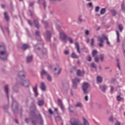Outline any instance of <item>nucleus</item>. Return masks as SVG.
<instances>
[{
    "mask_svg": "<svg viewBox=\"0 0 125 125\" xmlns=\"http://www.w3.org/2000/svg\"><path fill=\"white\" fill-rule=\"evenodd\" d=\"M31 113H30V119L32 125H37L38 124V120L39 122L40 125H43V118H42V116L41 114H39L38 116L36 115L35 112L36 111V105L35 104H32L30 106Z\"/></svg>",
    "mask_w": 125,
    "mask_h": 125,
    "instance_id": "nucleus-1",
    "label": "nucleus"
},
{
    "mask_svg": "<svg viewBox=\"0 0 125 125\" xmlns=\"http://www.w3.org/2000/svg\"><path fill=\"white\" fill-rule=\"evenodd\" d=\"M8 57V52L6 50V47L3 43H0V59L3 61H6Z\"/></svg>",
    "mask_w": 125,
    "mask_h": 125,
    "instance_id": "nucleus-2",
    "label": "nucleus"
},
{
    "mask_svg": "<svg viewBox=\"0 0 125 125\" xmlns=\"http://www.w3.org/2000/svg\"><path fill=\"white\" fill-rule=\"evenodd\" d=\"M89 87V84L86 82H83L82 85V89L83 94H88V88Z\"/></svg>",
    "mask_w": 125,
    "mask_h": 125,
    "instance_id": "nucleus-3",
    "label": "nucleus"
},
{
    "mask_svg": "<svg viewBox=\"0 0 125 125\" xmlns=\"http://www.w3.org/2000/svg\"><path fill=\"white\" fill-rule=\"evenodd\" d=\"M104 40H105V41H108V37L106 36V35L105 34H103V37H98V41L100 42V43H99V46H100V47H103V46H104V45L103 44V43H104Z\"/></svg>",
    "mask_w": 125,
    "mask_h": 125,
    "instance_id": "nucleus-4",
    "label": "nucleus"
},
{
    "mask_svg": "<svg viewBox=\"0 0 125 125\" xmlns=\"http://www.w3.org/2000/svg\"><path fill=\"white\" fill-rule=\"evenodd\" d=\"M18 103L16 101V100H14L13 98H12V108L13 110L14 113H17L18 112Z\"/></svg>",
    "mask_w": 125,
    "mask_h": 125,
    "instance_id": "nucleus-5",
    "label": "nucleus"
},
{
    "mask_svg": "<svg viewBox=\"0 0 125 125\" xmlns=\"http://www.w3.org/2000/svg\"><path fill=\"white\" fill-rule=\"evenodd\" d=\"M72 82V87L74 89H77L78 88V84L81 82V80L77 78L73 79Z\"/></svg>",
    "mask_w": 125,
    "mask_h": 125,
    "instance_id": "nucleus-6",
    "label": "nucleus"
},
{
    "mask_svg": "<svg viewBox=\"0 0 125 125\" xmlns=\"http://www.w3.org/2000/svg\"><path fill=\"white\" fill-rule=\"evenodd\" d=\"M44 37L47 42H50V39H51V32L49 30H46L44 33Z\"/></svg>",
    "mask_w": 125,
    "mask_h": 125,
    "instance_id": "nucleus-7",
    "label": "nucleus"
},
{
    "mask_svg": "<svg viewBox=\"0 0 125 125\" xmlns=\"http://www.w3.org/2000/svg\"><path fill=\"white\" fill-rule=\"evenodd\" d=\"M4 92L6 94V97L8 99V101L9 99V85H6L4 86Z\"/></svg>",
    "mask_w": 125,
    "mask_h": 125,
    "instance_id": "nucleus-8",
    "label": "nucleus"
},
{
    "mask_svg": "<svg viewBox=\"0 0 125 125\" xmlns=\"http://www.w3.org/2000/svg\"><path fill=\"white\" fill-rule=\"evenodd\" d=\"M62 71V68H60L59 66H57L54 69V75L55 76H59L61 74V71Z\"/></svg>",
    "mask_w": 125,
    "mask_h": 125,
    "instance_id": "nucleus-9",
    "label": "nucleus"
},
{
    "mask_svg": "<svg viewBox=\"0 0 125 125\" xmlns=\"http://www.w3.org/2000/svg\"><path fill=\"white\" fill-rule=\"evenodd\" d=\"M21 85H22V86H24V87H29L30 82H29V80H21Z\"/></svg>",
    "mask_w": 125,
    "mask_h": 125,
    "instance_id": "nucleus-10",
    "label": "nucleus"
},
{
    "mask_svg": "<svg viewBox=\"0 0 125 125\" xmlns=\"http://www.w3.org/2000/svg\"><path fill=\"white\" fill-rule=\"evenodd\" d=\"M26 73H25V71L24 70H22L20 71L18 75V77L20 78V79H21V80H23V79H25Z\"/></svg>",
    "mask_w": 125,
    "mask_h": 125,
    "instance_id": "nucleus-11",
    "label": "nucleus"
},
{
    "mask_svg": "<svg viewBox=\"0 0 125 125\" xmlns=\"http://www.w3.org/2000/svg\"><path fill=\"white\" fill-rule=\"evenodd\" d=\"M35 37L36 40L38 41H42V37H41V31L39 30H36L35 32Z\"/></svg>",
    "mask_w": 125,
    "mask_h": 125,
    "instance_id": "nucleus-12",
    "label": "nucleus"
},
{
    "mask_svg": "<svg viewBox=\"0 0 125 125\" xmlns=\"http://www.w3.org/2000/svg\"><path fill=\"white\" fill-rule=\"evenodd\" d=\"M58 105L60 107L61 110H62V111L64 112L65 109H64V105H63V103H62V100H61L60 99H59L58 100Z\"/></svg>",
    "mask_w": 125,
    "mask_h": 125,
    "instance_id": "nucleus-13",
    "label": "nucleus"
},
{
    "mask_svg": "<svg viewBox=\"0 0 125 125\" xmlns=\"http://www.w3.org/2000/svg\"><path fill=\"white\" fill-rule=\"evenodd\" d=\"M68 38V36L64 32H62L60 33V39L62 40V41H66Z\"/></svg>",
    "mask_w": 125,
    "mask_h": 125,
    "instance_id": "nucleus-14",
    "label": "nucleus"
},
{
    "mask_svg": "<svg viewBox=\"0 0 125 125\" xmlns=\"http://www.w3.org/2000/svg\"><path fill=\"white\" fill-rule=\"evenodd\" d=\"M48 72H47L46 71H45L44 69H43L41 72V78L42 79H43V76H46L48 74Z\"/></svg>",
    "mask_w": 125,
    "mask_h": 125,
    "instance_id": "nucleus-15",
    "label": "nucleus"
},
{
    "mask_svg": "<svg viewBox=\"0 0 125 125\" xmlns=\"http://www.w3.org/2000/svg\"><path fill=\"white\" fill-rule=\"evenodd\" d=\"M40 88L42 89V91H45V90H46V86H45L44 83H41Z\"/></svg>",
    "mask_w": 125,
    "mask_h": 125,
    "instance_id": "nucleus-16",
    "label": "nucleus"
},
{
    "mask_svg": "<svg viewBox=\"0 0 125 125\" xmlns=\"http://www.w3.org/2000/svg\"><path fill=\"white\" fill-rule=\"evenodd\" d=\"M99 87L100 89H101V90L103 92H105V91H106V89H107V86L106 85H101Z\"/></svg>",
    "mask_w": 125,
    "mask_h": 125,
    "instance_id": "nucleus-17",
    "label": "nucleus"
},
{
    "mask_svg": "<svg viewBox=\"0 0 125 125\" xmlns=\"http://www.w3.org/2000/svg\"><path fill=\"white\" fill-rule=\"evenodd\" d=\"M33 23L36 28H37V29H39V28H40V24H39V21H38V20L37 19L33 20Z\"/></svg>",
    "mask_w": 125,
    "mask_h": 125,
    "instance_id": "nucleus-18",
    "label": "nucleus"
},
{
    "mask_svg": "<svg viewBox=\"0 0 125 125\" xmlns=\"http://www.w3.org/2000/svg\"><path fill=\"white\" fill-rule=\"evenodd\" d=\"M37 85H35V87L33 88V91L34 92V95L35 97H38L39 96V93L38 92V89H37Z\"/></svg>",
    "mask_w": 125,
    "mask_h": 125,
    "instance_id": "nucleus-19",
    "label": "nucleus"
},
{
    "mask_svg": "<svg viewBox=\"0 0 125 125\" xmlns=\"http://www.w3.org/2000/svg\"><path fill=\"white\" fill-rule=\"evenodd\" d=\"M13 90L16 92V93H18L19 92V88L18 87V86H17V84H15L14 86L13 87Z\"/></svg>",
    "mask_w": 125,
    "mask_h": 125,
    "instance_id": "nucleus-20",
    "label": "nucleus"
},
{
    "mask_svg": "<svg viewBox=\"0 0 125 125\" xmlns=\"http://www.w3.org/2000/svg\"><path fill=\"white\" fill-rule=\"evenodd\" d=\"M4 18L6 21V22H9L10 21V19L9 18V16L7 14V12H5L4 13Z\"/></svg>",
    "mask_w": 125,
    "mask_h": 125,
    "instance_id": "nucleus-21",
    "label": "nucleus"
},
{
    "mask_svg": "<svg viewBox=\"0 0 125 125\" xmlns=\"http://www.w3.org/2000/svg\"><path fill=\"white\" fill-rule=\"evenodd\" d=\"M75 46L77 49V52H78V53L81 54V50L80 49V44L78 42H75Z\"/></svg>",
    "mask_w": 125,
    "mask_h": 125,
    "instance_id": "nucleus-22",
    "label": "nucleus"
},
{
    "mask_svg": "<svg viewBox=\"0 0 125 125\" xmlns=\"http://www.w3.org/2000/svg\"><path fill=\"white\" fill-rule=\"evenodd\" d=\"M84 74V71H81V70L78 69L77 71V76H79V77H81L82 75H83Z\"/></svg>",
    "mask_w": 125,
    "mask_h": 125,
    "instance_id": "nucleus-23",
    "label": "nucleus"
},
{
    "mask_svg": "<svg viewBox=\"0 0 125 125\" xmlns=\"http://www.w3.org/2000/svg\"><path fill=\"white\" fill-rule=\"evenodd\" d=\"M29 47H30L29 45L27 44H24L21 47V49H22V50H26V49H27V48H29Z\"/></svg>",
    "mask_w": 125,
    "mask_h": 125,
    "instance_id": "nucleus-24",
    "label": "nucleus"
},
{
    "mask_svg": "<svg viewBox=\"0 0 125 125\" xmlns=\"http://www.w3.org/2000/svg\"><path fill=\"white\" fill-rule=\"evenodd\" d=\"M75 106L77 108H83V104H82L81 102L77 103V104L75 105Z\"/></svg>",
    "mask_w": 125,
    "mask_h": 125,
    "instance_id": "nucleus-25",
    "label": "nucleus"
},
{
    "mask_svg": "<svg viewBox=\"0 0 125 125\" xmlns=\"http://www.w3.org/2000/svg\"><path fill=\"white\" fill-rule=\"evenodd\" d=\"M31 61H33V56H29L27 57V63H30Z\"/></svg>",
    "mask_w": 125,
    "mask_h": 125,
    "instance_id": "nucleus-26",
    "label": "nucleus"
},
{
    "mask_svg": "<svg viewBox=\"0 0 125 125\" xmlns=\"http://www.w3.org/2000/svg\"><path fill=\"white\" fill-rule=\"evenodd\" d=\"M42 47H43V46L40 44L35 45V48L37 50H41V48H42Z\"/></svg>",
    "mask_w": 125,
    "mask_h": 125,
    "instance_id": "nucleus-27",
    "label": "nucleus"
},
{
    "mask_svg": "<svg viewBox=\"0 0 125 125\" xmlns=\"http://www.w3.org/2000/svg\"><path fill=\"white\" fill-rule=\"evenodd\" d=\"M116 66L118 68L119 70L121 71L122 68H121V63H120L119 60H117Z\"/></svg>",
    "mask_w": 125,
    "mask_h": 125,
    "instance_id": "nucleus-28",
    "label": "nucleus"
},
{
    "mask_svg": "<svg viewBox=\"0 0 125 125\" xmlns=\"http://www.w3.org/2000/svg\"><path fill=\"white\" fill-rule=\"evenodd\" d=\"M39 2H41L44 7H46V2L44 0H39Z\"/></svg>",
    "mask_w": 125,
    "mask_h": 125,
    "instance_id": "nucleus-29",
    "label": "nucleus"
},
{
    "mask_svg": "<svg viewBox=\"0 0 125 125\" xmlns=\"http://www.w3.org/2000/svg\"><path fill=\"white\" fill-rule=\"evenodd\" d=\"M44 104V101L43 100H39L38 102V104L39 106H42Z\"/></svg>",
    "mask_w": 125,
    "mask_h": 125,
    "instance_id": "nucleus-30",
    "label": "nucleus"
},
{
    "mask_svg": "<svg viewBox=\"0 0 125 125\" xmlns=\"http://www.w3.org/2000/svg\"><path fill=\"white\" fill-rule=\"evenodd\" d=\"M47 81H48V82H51L52 81V77H51V76H50V75H49V74H48L47 76Z\"/></svg>",
    "mask_w": 125,
    "mask_h": 125,
    "instance_id": "nucleus-31",
    "label": "nucleus"
},
{
    "mask_svg": "<svg viewBox=\"0 0 125 125\" xmlns=\"http://www.w3.org/2000/svg\"><path fill=\"white\" fill-rule=\"evenodd\" d=\"M111 12L113 16H116L117 15V11L115 9L111 10Z\"/></svg>",
    "mask_w": 125,
    "mask_h": 125,
    "instance_id": "nucleus-32",
    "label": "nucleus"
},
{
    "mask_svg": "<svg viewBox=\"0 0 125 125\" xmlns=\"http://www.w3.org/2000/svg\"><path fill=\"white\" fill-rule=\"evenodd\" d=\"M116 35L117 36V42H120V33H119V31H116Z\"/></svg>",
    "mask_w": 125,
    "mask_h": 125,
    "instance_id": "nucleus-33",
    "label": "nucleus"
},
{
    "mask_svg": "<svg viewBox=\"0 0 125 125\" xmlns=\"http://www.w3.org/2000/svg\"><path fill=\"white\" fill-rule=\"evenodd\" d=\"M97 80V82H98V83H102V77H101L100 76H98Z\"/></svg>",
    "mask_w": 125,
    "mask_h": 125,
    "instance_id": "nucleus-34",
    "label": "nucleus"
},
{
    "mask_svg": "<svg viewBox=\"0 0 125 125\" xmlns=\"http://www.w3.org/2000/svg\"><path fill=\"white\" fill-rule=\"evenodd\" d=\"M42 22L44 24L45 28H47V25H48V22L47 21H42Z\"/></svg>",
    "mask_w": 125,
    "mask_h": 125,
    "instance_id": "nucleus-35",
    "label": "nucleus"
},
{
    "mask_svg": "<svg viewBox=\"0 0 125 125\" xmlns=\"http://www.w3.org/2000/svg\"><path fill=\"white\" fill-rule=\"evenodd\" d=\"M118 29H119V30L120 31V32H123V30H124V28L123 27V25L121 24H119Z\"/></svg>",
    "mask_w": 125,
    "mask_h": 125,
    "instance_id": "nucleus-36",
    "label": "nucleus"
},
{
    "mask_svg": "<svg viewBox=\"0 0 125 125\" xmlns=\"http://www.w3.org/2000/svg\"><path fill=\"white\" fill-rule=\"evenodd\" d=\"M105 12H106V8H104L101 9V14L102 15L105 14Z\"/></svg>",
    "mask_w": 125,
    "mask_h": 125,
    "instance_id": "nucleus-37",
    "label": "nucleus"
},
{
    "mask_svg": "<svg viewBox=\"0 0 125 125\" xmlns=\"http://www.w3.org/2000/svg\"><path fill=\"white\" fill-rule=\"evenodd\" d=\"M66 40H68L70 43H73L74 42V41H73V39H72V38L67 37Z\"/></svg>",
    "mask_w": 125,
    "mask_h": 125,
    "instance_id": "nucleus-38",
    "label": "nucleus"
},
{
    "mask_svg": "<svg viewBox=\"0 0 125 125\" xmlns=\"http://www.w3.org/2000/svg\"><path fill=\"white\" fill-rule=\"evenodd\" d=\"M96 54H97V50H93L92 53V56L94 57L95 55H96Z\"/></svg>",
    "mask_w": 125,
    "mask_h": 125,
    "instance_id": "nucleus-39",
    "label": "nucleus"
},
{
    "mask_svg": "<svg viewBox=\"0 0 125 125\" xmlns=\"http://www.w3.org/2000/svg\"><path fill=\"white\" fill-rule=\"evenodd\" d=\"M2 108L6 111V110H7L8 109V104H6L4 105H3L2 106Z\"/></svg>",
    "mask_w": 125,
    "mask_h": 125,
    "instance_id": "nucleus-40",
    "label": "nucleus"
},
{
    "mask_svg": "<svg viewBox=\"0 0 125 125\" xmlns=\"http://www.w3.org/2000/svg\"><path fill=\"white\" fill-rule=\"evenodd\" d=\"M78 21L80 23H83V20L82 18V16L79 17Z\"/></svg>",
    "mask_w": 125,
    "mask_h": 125,
    "instance_id": "nucleus-41",
    "label": "nucleus"
},
{
    "mask_svg": "<svg viewBox=\"0 0 125 125\" xmlns=\"http://www.w3.org/2000/svg\"><path fill=\"white\" fill-rule=\"evenodd\" d=\"M72 58H78V56L75 53H73L71 55Z\"/></svg>",
    "mask_w": 125,
    "mask_h": 125,
    "instance_id": "nucleus-42",
    "label": "nucleus"
},
{
    "mask_svg": "<svg viewBox=\"0 0 125 125\" xmlns=\"http://www.w3.org/2000/svg\"><path fill=\"white\" fill-rule=\"evenodd\" d=\"M91 66L92 67V68H94V69H97V67L96 65H95V64L94 62H92L91 64Z\"/></svg>",
    "mask_w": 125,
    "mask_h": 125,
    "instance_id": "nucleus-43",
    "label": "nucleus"
},
{
    "mask_svg": "<svg viewBox=\"0 0 125 125\" xmlns=\"http://www.w3.org/2000/svg\"><path fill=\"white\" fill-rule=\"evenodd\" d=\"M69 53H70V52H69V50H65L64 51V54L65 55H69Z\"/></svg>",
    "mask_w": 125,
    "mask_h": 125,
    "instance_id": "nucleus-44",
    "label": "nucleus"
},
{
    "mask_svg": "<svg viewBox=\"0 0 125 125\" xmlns=\"http://www.w3.org/2000/svg\"><path fill=\"white\" fill-rule=\"evenodd\" d=\"M91 45H92V46H94V39L93 38L91 39Z\"/></svg>",
    "mask_w": 125,
    "mask_h": 125,
    "instance_id": "nucleus-45",
    "label": "nucleus"
},
{
    "mask_svg": "<svg viewBox=\"0 0 125 125\" xmlns=\"http://www.w3.org/2000/svg\"><path fill=\"white\" fill-rule=\"evenodd\" d=\"M100 59L101 61H103V60H104V54H101L100 55Z\"/></svg>",
    "mask_w": 125,
    "mask_h": 125,
    "instance_id": "nucleus-46",
    "label": "nucleus"
},
{
    "mask_svg": "<svg viewBox=\"0 0 125 125\" xmlns=\"http://www.w3.org/2000/svg\"><path fill=\"white\" fill-rule=\"evenodd\" d=\"M42 53L43 54H46L47 53V51L46 50V49L45 48L43 49Z\"/></svg>",
    "mask_w": 125,
    "mask_h": 125,
    "instance_id": "nucleus-47",
    "label": "nucleus"
},
{
    "mask_svg": "<svg viewBox=\"0 0 125 125\" xmlns=\"http://www.w3.org/2000/svg\"><path fill=\"white\" fill-rule=\"evenodd\" d=\"M27 22L30 26H33V22L31 20H27Z\"/></svg>",
    "mask_w": 125,
    "mask_h": 125,
    "instance_id": "nucleus-48",
    "label": "nucleus"
},
{
    "mask_svg": "<svg viewBox=\"0 0 125 125\" xmlns=\"http://www.w3.org/2000/svg\"><path fill=\"white\" fill-rule=\"evenodd\" d=\"M117 99L118 101H121L122 99L121 97V96L119 95L117 97Z\"/></svg>",
    "mask_w": 125,
    "mask_h": 125,
    "instance_id": "nucleus-49",
    "label": "nucleus"
},
{
    "mask_svg": "<svg viewBox=\"0 0 125 125\" xmlns=\"http://www.w3.org/2000/svg\"><path fill=\"white\" fill-rule=\"evenodd\" d=\"M34 2H29V7H33L34 6Z\"/></svg>",
    "mask_w": 125,
    "mask_h": 125,
    "instance_id": "nucleus-50",
    "label": "nucleus"
},
{
    "mask_svg": "<svg viewBox=\"0 0 125 125\" xmlns=\"http://www.w3.org/2000/svg\"><path fill=\"white\" fill-rule=\"evenodd\" d=\"M89 33H90L89 30H86L85 32V34L86 36H89Z\"/></svg>",
    "mask_w": 125,
    "mask_h": 125,
    "instance_id": "nucleus-51",
    "label": "nucleus"
},
{
    "mask_svg": "<svg viewBox=\"0 0 125 125\" xmlns=\"http://www.w3.org/2000/svg\"><path fill=\"white\" fill-rule=\"evenodd\" d=\"M111 89H110V93L111 94H112L113 92L114 91V87L113 86H110Z\"/></svg>",
    "mask_w": 125,
    "mask_h": 125,
    "instance_id": "nucleus-52",
    "label": "nucleus"
},
{
    "mask_svg": "<svg viewBox=\"0 0 125 125\" xmlns=\"http://www.w3.org/2000/svg\"><path fill=\"white\" fill-rule=\"evenodd\" d=\"M55 119L56 121H60V120H61V117H60V116H58L55 117Z\"/></svg>",
    "mask_w": 125,
    "mask_h": 125,
    "instance_id": "nucleus-53",
    "label": "nucleus"
},
{
    "mask_svg": "<svg viewBox=\"0 0 125 125\" xmlns=\"http://www.w3.org/2000/svg\"><path fill=\"white\" fill-rule=\"evenodd\" d=\"M87 61H89V62L91 61V57H90V55H88V58H87Z\"/></svg>",
    "mask_w": 125,
    "mask_h": 125,
    "instance_id": "nucleus-54",
    "label": "nucleus"
},
{
    "mask_svg": "<svg viewBox=\"0 0 125 125\" xmlns=\"http://www.w3.org/2000/svg\"><path fill=\"white\" fill-rule=\"evenodd\" d=\"M100 8V7L99 6H97L95 8V12H98L99 11V9Z\"/></svg>",
    "mask_w": 125,
    "mask_h": 125,
    "instance_id": "nucleus-55",
    "label": "nucleus"
},
{
    "mask_svg": "<svg viewBox=\"0 0 125 125\" xmlns=\"http://www.w3.org/2000/svg\"><path fill=\"white\" fill-rule=\"evenodd\" d=\"M121 7H122V10L123 11H125V5L124 4H122Z\"/></svg>",
    "mask_w": 125,
    "mask_h": 125,
    "instance_id": "nucleus-56",
    "label": "nucleus"
},
{
    "mask_svg": "<svg viewBox=\"0 0 125 125\" xmlns=\"http://www.w3.org/2000/svg\"><path fill=\"white\" fill-rule=\"evenodd\" d=\"M92 2H90L89 3L87 4V6L88 7H92Z\"/></svg>",
    "mask_w": 125,
    "mask_h": 125,
    "instance_id": "nucleus-57",
    "label": "nucleus"
},
{
    "mask_svg": "<svg viewBox=\"0 0 125 125\" xmlns=\"http://www.w3.org/2000/svg\"><path fill=\"white\" fill-rule=\"evenodd\" d=\"M90 41V39H89V38L88 37H87L86 38V42L87 43H89V42Z\"/></svg>",
    "mask_w": 125,
    "mask_h": 125,
    "instance_id": "nucleus-58",
    "label": "nucleus"
},
{
    "mask_svg": "<svg viewBox=\"0 0 125 125\" xmlns=\"http://www.w3.org/2000/svg\"><path fill=\"white\" fill-rule=\"evenodd\" d=\"M95 61L96 62H99V59L97 57H95Z\"/></svg>",
    "mask_w": 125,
    "mask_h": 125,
    "instance_id": "nucleus-59",
    "label": "nucleus"
},
{
    "mask_svg": "<svg viewBox=\"0 0 125 125\" xmlns=\"http://www.w3.org/2000/svg\"><path fill=\"white\" fill-rule=\"evenodd\" d=\"M71 108H72V105H70L69 107V108H68V109H69L70 112H74V110H72V109H71Z\"/></svg>",
    "mask_w": 125,
    "mask_h": 125,
    "instance_id": "nucleus-60",
    "label": "nucleus"
},
{
    "mask_svg": "<svg viewBox=\"0 0 125 125\" xmlns=\"http://www.w3.org/2000/svg\"><path fill=\"white\" fill-rule=\"evenodd\" d=\"M84 99L85 100V101H88V96H85Z\"/></svg>",
    "mask_w": 125,
    "mask_h": 125,
    "instance_id": "nucleus-61",
    "label": "nucleus"
},
{
    "mask_svg": "<svg viewBox=\"0 0 125 125\" xmlns=\"http://www.w3.org/2000/svg\"><path fill=\"white\" fill-rule=\"evenodd\" d=\"M109 120L110 122H113V117L112 116H110L109 118Z\"/></svg>",
    "mask_w": 125,
    "mask_h": 125,
    "instance_id": "nucleus-62",
    "label": "nucleus"
},
{
    "mask_svg": "<svg viewBox=\"0 0 125 125\" xmlns=\"http://www.w3.org/2000/svg\"><path fill=\"white\" fill-rule=\"evenodd\" d=\"M115 125H121V123H120V122H119V121H117V122L115 123Z\"/></svg>",
    "mask_w": 125,
    "mask_h": 125,
    "instance_id": "nucleus-63",
    "label": "nucleus"
},
{
    "mask_svg": "<svg viewBox=\"0 0 125 125\" xmlns=\"http://www.w3.org/2000/svg\"><path fill=\"white\" fill-rule=\"evenodd\" d=\"M49 112L50 113H51V114H53V111H52V110H51V109H49Z\"/></svg>",
    "mask_w": 125,
    "mask_h": 125,
    "instance_id": "nucleus-64",
    "label": "nucleus"
}]
</instances>
